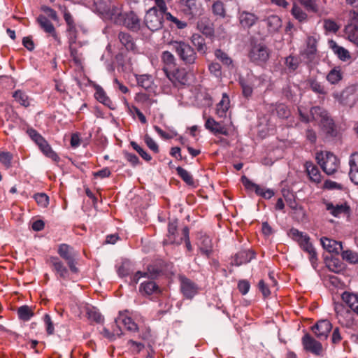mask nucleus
<instances>
[{
  "label": "nucleus",
  "mask_w": 358,
  "mask_h": 358,
  "mask_svg": "<svg viewBox=\"0 0 358 358\" xmlns=\"http://www.w3.org/2000/svg\"><path fill=\"white\" fill-rule=\"evenodd\" d=\"M300 119L303 122H309L312 120L319 122L322 130L329 136H336L337 131L333 120L329 115L326 110L315 106L310 108V115L304 113L301 107L298 108Z\"/></svg>",
  "instance_id": "f257e3e1"
},
{
  "label": "nucleus",
  "mask_w": 358,
  "mask_h": 358,
  "mask_svg": "<svg viewBox=\"0 0 358 358\" xmlns=\"http://www.w3.org/2000/svg\"><path fill=\"white\" fill-rule=\"evenodd\" d=\"M169 44L184 64L189 66L196 64L198 58L196 51L187 42L176 40L171 41Z\"/></svg>",
  "instance_id": "f03ea898"
},
{
  "label": "nucleus",
  "mask_w": 358,
  "mask_h": 358,
  "mask_svg": "<svg viewBox=\"0 0 358 358\" xmlns=\"http://www.w3.org/2000/svg\"><path fill=\"white\" fill-rule=\"evenodd\" d=\"M94 12H96L105 21H110L113 23L121 25L124 13L121 6L115 5H107L105 2H95L94 4Z\"/></svg>",
  "instance_id": "7ed1b4c3"
},
{
  "label": "nucleus",
  "mask_w": 358,
  "mask_h": 358,
  "mask_svg": "<svg viewBox=\"0 0 358 358\" xmlns=\"http://www.w3.org/2000/svg\"><path fill=\"white\" fill-rule=\"evenodd\" d=\"M288 234L294 241L299 243L303 251L308 255L309 261L312 266L315 267L318 260L317 253L310 242L308 235L294 228L291 229Z\"/></svg>",
  "instance_id": "20e7f679"
},
{
  "label": "nucleus",
  "mask_w": 358,
  "mask_h": 358,
  "mask_svg": "<svg viewBox=\"0 0 358 358\" xmlns=\"http://www.w3.org/2000/svg\"><path fill=\"white\" fill-rule=\"evenodd\" d=\"M271 51L263 42L252 41L248 52L249 60L258 66L264 65L270 58Z\"/></svg>",
  "instance_id": "39448f33"
},
{
  "label": "nucleus",
  "mask_w": 358,
  "mask_h": 358,
  "mask_svg": "<svg viewBox=\"0 0 358 358\" xmlns=\"http://www.w3.org/2000/svg\"><path fill=\"white\" fill-rule=\"evenodd\" d=\"M115 323L116 328H114L112 332L109 331L106 328H103V337L113 340L115 335L119 336H121L122 332L120 327H119L120 324H122L128 331L131 332L138 331L141 327V326L134 322L130 317H127V315L122 313H120V315L115 319Z\"/></svg>",
  "instance_id": "423d86ee"
},
{
  "label": "nucleus",
  "mask_w": 358,
  "mask_h": 358,
  "mask_svg": "<svg viewBox=\"0 0 358 358\" xmlns=\"http://www.w3.org/2000/svg\"><path fill=\"white\" fill-rule=\"evenodd\" d=\"M317 159L324 172L328 175L334 173L339 167V159L331 152L317 154Z\"/></svg>",
  "instance_id": "0eeeda50"
},
{
  "label": "nucleus",
  "mask_w": 358,
  "mask_h": 358,
  "mask_svg": "<svg viewBox=\"0 0 358 358\" xmlns=\"http://www.w3.org/2000/svg\"><path fill=\"white\" fill-rule=\"evenodd\" d=\"M164 17V15L159 13L156 7H152L147 11L144 22L150 30L157 31L163 27Z\"/></svg>",
  "instance_id": "6e6552de"
},
{
  "label": "nucleus",
  "mask_w": 358,
  "mask_h": 358,
  "mask_svg": "<svg viewBox=\"0 0 358 358\" xmlns=\"http://www.w3.org/2000/svg\"><path fill=\"white\" fill-rule=\"evenodd\" d=\"M58 254L64 259L73 273H78V269L76 266V257H77V252H76L72 247L67 244H61L58 248Z\"/></svg>",
  "instance_id": "1a4fd4ad"
},
{
  "label": "nucleus",
  "mask_w": 358,
  "mask_h": 358,
  "mask_svg": "<svg viewBox=\"0 0 358 358\" xmlns=\"http://www.w3.org/2000/svg\"><path fill=\"white\" fill-rule=\"evenodd\" d=\"M178 220H170L168 224V233L166 238L163 241L164 245L182 243V231L179 233L178 230Z\"/></svg>",
  "instance_id": "9d476101"
},
{
  "label": "nucleus",
  "mask_w": 358,
  "mask_h": 358,
  "mask_svg": "<svg viewBox=\"0 0 358 358\" xmlns=\"http://www.w3.org/2000/svg\"><path fill=\"white\" fill-rule=\"evenodd\" d=\"M165 74L176 87L185 85L188 81L187 72L184 68H177L172 71L165 69Z\"/></svg>",
  "instance_id": "9b49d317"
},
{
  "label": "nucleus",
  "mask_w": 358,
  "mask_h": 358,
  "mask_svg": "<svg viewBox=\"0 0 358 358\" xmlns=\"http://www.w3.org/2000/svg\"><path fill=\"white\" fill-rule=\"evenodd\" d=\"M179 281L180 290L185 298L192 299L197 294L199 291L198 285L192 280L184 275H180Z\"/></svg>",
  "instance_id": "f8f14e48"
},
{
  "label": "nucleus",
  "mask_w": 358,
  "mask_h": 358,
  "mask_svg": "<svg viewBox=\"0 0 358 358\" xmlns=\"http://www.w3.org/2000/svg\"><path fill=\"white\" fill-rule=\"evenodd\" d=\"M241 181L244 187L250 191H254L257 195L260 196L264 199H271L274 195V192L271 189H265L264 187L254 183L246 176L241 178Z\"/></svg>",
  "instance_id": "ddd939ff"
},
{
  "label": "nucleus",
  "mask_w": 358,
  "mask_h": 358,
  "mask_svg": "<svg viewBox=\"0 0 358 358\" xmlns=\"http://www.w3.org/2000/svg\"><path fill=\"white\" fill-rule=\"evenodd\" d=\"M37 22L38 23L40 27L48 34V36H52L55 41L57 43V45L61 44L60 37L56 31V29L53 25V24L44 15H41L37 18Z\"/></svg>",
  "instance_id": "4468645a"
},
{
  "label": "nucleus",
  "mask_w": 358,
  "mask_h": 358,
  "mask_svg": "<svg viewBox=\"0 0 358 358\" xmlns=\"http://www.w3.org/2000/svg\"><path fill=\"white\" fill-rule=\"evenodd\" d=\"M331 329L332 325L327 320H320L312 327V331L316 337L321 341H324L328 338Z\"/></svg>",
  "instance_id": "2eb2a0df"
},
{
  "label": "nucleus",
  "mask_w": 358,
  "mask_h": 358,
  "mask_svg": "<svg viewBox=\"0 0 358 358\" xmlns=\"http://www.w3.org/2000/svg\"><path fill=\"white\" fill-rule=\"evenodd\" d=\"M121 25L132 31L137 32L141 29V20L134 11L124 13Z\"/></svg>",
  "instance_id": "dca6fc26"
},
{
  "label": "nucleus",
  "mask_w": 358,
  "mask_h": 358,
  "mask_svg": "<svg viewBox=\"0 0 358 358\" xmlns=\"http://www.w3.org/2000/svg\"><path fill=\"white\" fill-rule=\"evenodd\" d=\"M302 344L306 351L320 355L322 351V344L315 340L310 334H306L302 338Z\"/></svg>",
  "instance_id": "f3484780"
},
{
  "label": "nucleus",
  "mask_w": 358,
  "mask_h": 358,
  "mask_svg": "<svg viewBox=\"0 0 358 358\" xmlns=\"http://www.w3.org/2000/svg\"><path fill=\"white\" fill-rule=\"evenodd\" d=\"M197 245L202 255L209 257L213 252L211 240L206 234L197 233Z\"/></svg>",
  "instance_id": "a211bd4d"
},
{
  "label": "nucleus",
  "mask_w": 358,
  "mask_h": 358,
  "mask_svg": "<svg viewBox=\"0 0 358 358\" xmlns=\"http://www.w3.org/2000/svg\"><path fill=\"white\" fill-rule=\"evenodd\" d=\"M324 204L327 210H328L331 215L336 217L341 215L350 214V207L346 202L336 205L331 202H325Z\"/></svg>",
  "instance_id": "6ab92c4d"
},
{
  "label": "nucleus",
  "mask_w": 358,
  "mask_h": 358,
  "mask_svg": "<svg viewBox=\"0 0 358 358\" xmlns=\"http://www.w3.org/2000/svg\"><path fill=\"white\" fill-rule=\"evenodd\" d=\"M180 3L186 15L194 17L201 13V4L197 0H181Z\"/></svg>",
  "instance_id": "aec40b11"
},
{
  "label": "nucleus",
  "mask_w": 358,
  "mask_h": 358,
  "mask_svg": "<svg viewBox=\"0 0 358 358\" xmlns=\"http://www.w3.org/2000/svg\"><path fill=\"white\" fill-rule=\"evenodd\" d=\"M91 87H92L94 90V96L95 99L104 106L108 108H111V106L113 105L112 101L108 97L103 87L92 82V80Z\"/></svg>",
  "instance_id": "412c9836"
},
{
  "label": "nucleus",
  "mask_w": 358,
  "mask_h": 358,
  "mask_svg": "<svg viewBox=\"0 0 358 358\" xmlns=\"http://www.w3.org/2000/svg\"><path fill=\"white\" fill-rule=\"evenodd\" d=\"M320 241L323 248L329 253L338 255L343 250L341 242L327 237H322Z\"/></svg>",
  "instance_id": "4be33fe9"
},
{
  "label": "nucleus",
  "mask_w": 358,
  "mask_h": 358,
  "mask_svg": "<svg viewBox=\"0 0 358 358\" xmlns=\"http://www.w3.org/2000/svg\"><path fill=\"white\" fill-rule=\"evenodd\" d=\"M258 17L252 13L241 11L238 13V20L241 26L244 29H249L257 21Z\"/></svg>",
  "instance_id": "5701e85b"
},
{
  "label": "nucleus",
  "mask_w": 358,
  "mask_h": 358,
  "mask_svg": "<svg viewBox=\"0 0 358 358\" xmlns=\"http://www.w3.org/2000/svg\"><path fill=\"white\" fill-rule=\"evenodd\" d=\"M205 127L214 134L229 135L228 129L220 122H216L213 118L209 117L206 123Z\"/></svg>",
  "instance_id": "b1692460"
},
{
  "label": "nucleus",
  "mask_w": 358,
  "mask_h": 358,
  "mask_svg": "<svg viewBox=\"0 0 358 358\" xmlns=\"http://www.w3.org/2000/svg\"><path fill=\"white\" fill-rule=\"evenodd\" d=\"M255 258V253L252 250H241L236 253L234 257L232 264L239 266L242 264L250 262Z\"/></svg>",
  "instance_id": "393cba45"
},
{
  "label": "nucleus",
  "mask_w": 358,
  "mask_h": 358,
  "mask_svg": "<svg viewBox=\"0 0 358 358\" xmlns=\"http://www.w3.org/2000/svg\"><path fill=\"white\" fill-rule=\"evenodd\" d=\"M50 264L52 268V270H54L59 275L60 278L63 279H66L68 278V269L58 257H50Z\"/></svg>",
  "instance_id": "a878e982"
},
{
  "label": "nucleus",
  "mask_w": 358,
  "mask_h": 358,
  "mask_svg": "<svg viewBox=\"0 0 358 358\" xmlns=\"http://www.w3.org/2000/svg\"><path fill=\"white\" fill-rule=\"evenodd\" d=\"M341 299L358 315V294L344 292L341 295Z\"/></svg>",
  "instance_id": "bb28decb"
},
{
  "label": "nucleus",
  "mask_w": 358,
  "mask_h": 358,
  "mask_svg": "<svg viewBox=\"0 0 358 358\" xmlns=\"http://www.w3.org/2000/svg\"><path fill=\"white\" fill-rule=\"evenodd\" d=\"M190 41L195 47L196 51L202 55H206L208 51V47L205 42V38L199 34H193L190 37Z\"/></svg>",
  "instance_id": "cd10ccee"
},
{
  "label": "nucleus",
  "mask_w": 358,
  "mask_h": 358,
  "mask_svg": "<svg viewBox=\"0 0 358 358\" xmlns=\"http://www.w3.org/2000/svg\"><path fill=\"white\" fill-rule=\"evenodd\" d=\"M139 291L145 295L157 294L161 292L160 288L153 280H148L142 282Z\"/></svg>",
  "instance_id": "c85d7f7f"
},
{
  "label": "nucleus",
  "mask_w": 358,
  "mask_h": 358,
  "mask_svg": "<svg viewBox=\"0 0 358 358\" xmlns=\"http://www.w3.org/2000/svg\"><path fill=\"white\" fill-rule=\"evenodd\" d=\"M350 172L349 176L352 182L358 185V152L353 153L349 161Z\"/></svg>",
  "instance_id": "c756f323"
},
{
  "label": "nucleus",
  "mask_w": 358,
  "mask_h": 358,
  "mask_svg": "<svg viewBox=\"0 0 358 358\" xmlns=\"http://www.w3.org/2000/svg\"><path fill=\"white\" fill-rule=\"evenodd\" d=\"M135 101L146 109H150L152 104L157 103V99L145 92L137 93L135 96Z\"/></svg>",
  "instance_id": "7c9ffc66"
},
{
  "label": "nucleus",
  "mask_w": 358,
  "mask_h": 358,
  "mask_svg": "<svg viewBox=\"0 0 358 358\" xmlns=\"http://www.w3.org/2000/svg\"><path fill=\"white\" fill-rule=\"evenodd\" d=\"M36 144L46 157L52 159L55 162H57L59 160L58 155L55 151H53L51 146L43 137H42L40 141H38Z\"/></svg>",
  "instance_id": "2f4dec72"
},
{
  "label": "nucleus",
  "mask_w": 358,
  "mask_h": 358,
  "mask_svg": "<svg viewBox=\"0 0 358 358\" xmlns=\"http://www.w3.org/2000/svg\"><path fill=\"white\" fill-rule=\"evenodd\" d=\"M265 22L266 24L268 31L270 33H275L278 31L282 26L281 19L275 15L268 16L265 20Z\"/></svg>",
  "instance_id": "473e14b6"
},
{
  "label": "nucleus",
  "mask_w": 358,
  "mask_h": 358,
  "mask_svg": "<svg viewBox=\"0 0 358 358\" xmlns=\"http://www.w3.org/2000/svg\"><path fill=\"white\" fill-rule=\"evenodd\" d=\"M197 29L206 36H211L214 34V30L212 24L210 23L208 19L206 17L201 18L196 24Z\"/></svg>",
  "instance_id": "72a5a7b5"
},
{
  "label": "nucleus",
  "mask_w": 358,
  "mask_h": 358,
  "mask_svg": "<svg viewBox=\"0 0 358 358\" xmlns=\"http://www.w3.org/2000/svg\"><path fill=\"white\" fill-rule=\"evenodd\" d=\"M230 100L229 96L226 93L222 94V99L217 104L216 107V114L220 117H223L226 116V113L229 108Z\"/></svg>",
  "instance_id": "f704fd0d"
},
{
  "label": "nucleus",
  "mask_w": 358,
  "mask_h": 358,
  "mask_svg": "<svg viewBox=\"0 0 358 358\" xmlns=\"http://www.w3.org/2000/svg\"><path fill=\"white\" fill-rule=\"evenodd\" d=\"M59 8L64 14V19L68 26L67 31L70 36H76V26L73 17L65 6H59Z\"/></svg>",
  "instance_id": "c9c22d12"
},
{
  "label": "nucleus",
  "mask_w": 358,
  "mask_h": 358,
  "mask_svg": "<svg viewBox=\"0 0 358 358\" xmlns=\"http://www.w3.org/2000/svg\"><path fill=\"white\" fill-rule=\"evenodd\" d=\"M305 166L310 179L315 183L320 182L321 174L317 166L312 162H306Z\"/></svg>",
  "instance_id": "e433bc0d"
},
{
  "label": "nucleus",
  "mask_w": 358,
  "mask_h": 358,
  "mask_svg": "<svg viewBox=\"0 0 358 358\" xmlns=\"http://www.w3.org/2000/svg\"><path fill=\"white\" fill-rule=\"evenodd\" d=\"M92 321L99 325L97 327V330L103 336V328L104 327H103V324L104 322V317L96 307H91V322Z\"/></svg>",
  "instance_id": "4c0bfd02"
},
{
  "label": "nucleus",
  "mask_w": 358,
  "mask_h": 358,
  "mask_svg": "<svg viewBox=\"0 0 358 358\" xmlns=\"http://www.w3.org/2000/svg\"><path fill=\"white\" fill-rule=\"evenodd\" d=\"M118 38L127 50L135 49L136 45L134 39L129 34L121 31L118 34Z\"/></svg>",
  "instance_id": "58836bf2"
},
{
  "label": "nucleus",
  "mask_w": 358,
  "mask_h": 358,
  "mask_svg": "<svg viewBox=\"0 0 358 358\" xmlns=\"http://www.w3.org/2000/svg\"><path fill=\"white\" fill-rule=\"evenodd\" d=\"M162 61L164 64L163 71L165 69L170 70L176 66V58L174 55L169 51H164L161 56Z\"/></svg>",
  "instance_id": "ea45409f"
},
{
  "label": "nucleus",
  "mask_w": 358,
  "mask_h": 358,
  "mask_svg": "<svg viewBox=\"0 0 358 358\" xmlns=\"http://www.w3.org/2000/svg\"><path fill=\"white\" fill-rule=\"evenodd\" d=\"M329 45L334 52L343 61H346L350 57L349 52L343 47L339 46L334 41H329Z\"/></svg>",
  "instance_id": "a19ab883"
},
{
  "label": "nucleus",
  "mask_w": 358,
  "mask_h": 358,
  "mask_svg": "<svg viewBox=\"0 0 358 358\" xmlns=\"http://www.w3.org/2000/svg\"><path fill=\"white\" fill-rule=\"evenodd\" d=\"M345 33L349 41L358 45V26L354 24H348Z\"/></svg>",
  "instance_id": "79ce46f5"
},
{
  "label": "nucleus",
  "mask_w": 358,
  "mask_h": 358,
  "mask_svg": "<svg viewBox=\"0 0 358 358\" xmlns=\"http://www.w3.org/2000/svg\"><path fill=\"white\" fill-rule=\"evenodd\" d=\"M34 313L31 308L27 305L22 306L17 309V315L20 320L27 322L34 316Z\"/></svg>",
  "instance_id": "37998d69"
},
{
  "label": "nucleus",
  "mask_w": 358,
  "mask_h": 358,
  "mask_svg": "<svg viewBox=\"0 0 358 358\" xmlns=\"http://www.w3.org/2000/svg\"><path fill=\"white\" fill-rule=\"evenodd\" d=\"M343 78V73L339 66L332 69L327 76V80L332 85L337 84Z\"/></svg>",
  "instance_id": "c03bdc74"
},
{
  "label": "nucleus",
  "mask_w": 358,
  "mask_h": 358,
  "mask_svg": "<svg viewBox=\"0 0 358 358\" xmlns=\"http://www.w3.org/2000/svg\"><path fill=\"white\" fill-rule=\"evenodd\" d=\"M159 274V271L155 268H148V272H141L137 271L132 278V282L134 283H138L140 278L144 277H148V278H154Z\"/></svg>",
  "instance_id": "a18cd8bd"
},
{
  "label": "nucleus",
  "mask_w": 358,
  "mask_h": 358,
  "mask_svg": "<svg viewBox=\"0 0 358 358\" xmlns=\"http://www.w3.org/2000/svg\"><path fill=\"white\" fill-rule=\"evenodd\" d=\"M137 83L145 90H150L152 86V78L149 75H140L136 78Z\"/></svg>",
  "instance_id": "49530a36"
},
{
  "label": "nucleus",
  "mask_w": 358,
  "mask_h": 358,
  "mask_svg": "<svg viewBox=\"0 0 358 358\" xmlns=\"http://www.w3.org/2000/svg\"><path fill=\"white\" fill-rule=\"evenodd\" d=\"M341 256L343 259L348 262L349 264H358V253L357 252L346 250L342 251Z\"/></svg>",
  "instance_id": "de8ad7c7"
},
{
  "label": "nucleus",
  "mask_w": 358,
  "mask_h": 358,
  "mask_svg": "<svg viewBox=\"0 0 358 358\" xmlns=\"http://www.w3.org/2000/svg\"><path fill=\"white\" fill-rule=\"evenodd\" d=\"M13 96L17 102L24 107H28L30 105L28 96L20 90H16L13 93Z\"/></svg>",
  "instance_id": "09e8293b"
},
{
  "label": "nucleus",
  "mask_w": 358,
  "mask_h": 358,
  "mask_svg": "<svg viewBox=\"0 0 358 358\" xmlns=\"http://www.w3.org/2000/svg\"><path fill=\"white\" fill-rule=\"evenodd\" d=\"M178 175L189 185H194V180L192 174L185 169L178 166L176 168Z\"/></svg>",
  "instance_id": "8fccbe9b"
},
{
  "label": "nucleus",
  "mask_w": 358,
  "mask_h": 358,
  "mask_svg": "<svg viewBox=\"0 0 358 358\" xmlns=\"http://www.w3.org/2000/svg\"><path fill=\"white\" fill-rule=\"evenodd\" d=\"M215 57L219 59L223 64L230 66H233V61L231 58L221 49H217L215 51Z\"/></svg>",
  "instance_id": "3c124183"
},
{
  "label": "nucleus",
  "mask_w": 358,
  "mask_h": 358,
  "mask_svg": "<svg viewBox=\"0 0 358 358\" xmlns=\"http://www.w3.org/2000/svg\"><path fill=\"white\" fill-rule=\"evenodd\" d=\"M277 115L282 119H287L289 117L291 112L288 107L284 103H278L275 106Z\"/></svg>",
  "instance_id": "603ef678"
},
{
  "label": "nucleus",
  "mask_w": 358,
  "mask_h": 358,
  "mask_svg": "<svg viewBox=\"0 0 358 358\" xmlns=\"http://www.w3.org/2000/svg\"><path fill=\"white\" fill-rule=\"evenodd\" d=\"M291 13L292 15L300 22L307 20V14L299 6L295 4L293 6Z\"/></svg>",
  "instance_id": "864d4df0"
},
{
  "label": "nucleus",
  "mask_w": 358,
  "mask_h": 358,
  "mask_svg": "<svg viewBox=\"0 0 358 358\" xmlns=\"http://www.w3.org/2000/svg\"><path fill=\"white\" fill-rule=\"evenodd\" d=\"M299 1L308 11L314 13H318L319 6L317 0H299Z\"/></svg>",
  "instance_id": "5fc2aeb1"
},
{
  "label": "nucleus",
  "mask_w": 358,
  "mask_h": 358,
  "mask_svg": "<svg viewBox=\"0 0 358 358\" xmlns=\"http://www.w3.org/2000/svg\"><path fill=\"white\" fill-rule=\"evenodd\" d=\"M212 10L216 15H219L222 17L226 15L224 4L221 1H216L213 3L212 6Z\"/></svg>",
  "instance_id": "6e6d98bb"
},
{
  "label": "nucleus",
  "mask_w": 358,
  "mask_h": 358,
  "mask_svg": "<svg viewBox=\"0 0 358 358\" xmlns=\"http://www.w3.org/2000/svg\"><path fill=\"white\" fill-rule=\"evenodd\" d=\"M285 64L289 71H294L298 68L299 61L297 57L290 55L285 58Z\"/></svg>",
  "instance_id": "4d7b16f0"
},
{
  "label": "nucleus",
  "mask_w": 358,
  "mask_h": 358,
  "mask_svg": "<svg viewBox=\"0 0 358 358\" xmlns=\"http://www.w3.org/2000/svg\"><path fill=\"white\" fill-rule=\"evenodd\" d=\"M34 198L41 207L45 208L49 203V197L45 193H37L34 194Z\"/></svg>",
  "instance_id": "13d9d810"
},
{
  "label": "nucleus",
  "mask_w": 358,
  "mask_h": 358,
  "mask_svg": "<svg viewBox=\"0 0 358 358\" xmlns=\"http://www.w3.org/2000/svg\"><path fill=\"white\" fill-rule=\"evenodd\" d=\"M13 155L10 152H0V162L6 167L10 168L13 160Z\"/></svg>",
  "instance_id": "bf43d9fd"
},
{
  "label": "nucleus",
  "mask_w": 358,
  "mask_h": 358,
  "mask_svg": "<svg viewBox=\"0 0 358 358\" xmlns=\"http://www.w3.org/2000/svg\"><path fill=\"white\" fill-rule=\"evenodd\" d=\"M130 145L144 160L146 162H150L152 159V157L148 153H147V152H145L141 146H139L137 143L131 141Z\"/></svg>",
  "instance_id": "052dcab7"
},
{
  "label": "nucleus",
  "mask_w": 358,
  "mask_h": 358,
  "mask_svg": "<svg viewBox=\"0 0 358 358\" xmlns=\"http://www.w3.org/2000/svg\"><path fill=\"white\" fill-rule=\"evenodd\" d=\"M166 18L167 20L173 22L178 29H182L187 26V22L178 20L177 17L172 15L170 13H166Z\"/></svg>",
  "instance_id": "680f3d73"
},
{
  "label": "nucleus",
  "mask_w": 358,
  "mask_h": 358,
  "mask_svg": "<svg viewBox=\"0 0 358 358\" xmlns=\"http://www.w3.org/2000/svg\"><path fill=\"white\" fill-rule=\"evenodd\" d=\"M324 28L327 31L336 33L339 29V26L336 22L331 19L324 20Z\"/></svg>",
  "instance_id": "e2e57ef3"
},
{
  "label": "nucleus",
  "mask_w": 358,
  "mask_h": 358,
  "mask_svg": "<svg viewBox=\"0 0 358 358\" xmlns=\"http://www.w3.org/2000/svg\"><path fill=\"white\" fill-rule=\"evenodd\" d=\"M327 266L329 271L338 273L342 270V265L337 259H331L327 262Z\"/></svg>",
  "instance_id": "0e129e2a"
},
{
  "label": "nucleus",
  "mask_w": 358,
  "mask_h": 358,
  "mask_svg": "<svg viewBox=\"0 0 358 358\" xmlns=\"http://www.w3.org/2000/svg\"><path fill=\"white\" fill-rule=\"evenodd\" d=\"M189 229L188 227H184L182 229V243L184 241L185 243L186 248L188 251L192 250V246L189 240Z\"/></svg>",
  "instance_id": "69168bd1"
},
{
  "label": "nucleus",
  "mask_w": 358,
  "mask_h": 358,
  "mask_svg": "<svg viewBox=\"0 0 358 358\" xmlns=\"http://www.w3.org/2000/svg\"><path fill=\"white\" fill-rule=\"evenodd\" d=\"M76 36H70L69 38V49L71 52V57L77 63L80 62L79 57L78 55V52L74 48V44L76 43Z\"/></svg>",
  "instance_id": "338daca9"
},
{
  "label": "nucleus",
  "mask_w": 358,
  "mask_h": 358,
  "mask_svg": "<svg viewBox=\"0 0 358 358\" xmlns=\"http://www.w3.org/2000/svg\"><path fill=\"white\" fill-rule=\"evenodd\" d=\"M144 141L146 145L155 153H158L159 151V146L157 143L148 134L144 136Z\"/></svg>",
  "instance_id": "774afa93"
}]
</instances>
